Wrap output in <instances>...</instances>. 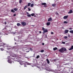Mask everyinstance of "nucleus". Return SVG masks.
Segmentation results:
<instances>
[{"label": "nucleus", "mask_w": 73, "mask_h": 73, "mask_svg": "<svg viewBox=\"0 0 73 73\" xmlns=\"http://www.w3.org/2000/svg\"><path fill=\"white\" fill-rule=\"evenodd\" d=\"M31 3H29L28 4V7H29V6H30V5H31Z\"/></svg>", "instance_id": "obj_27"}, {"label": "nucleus", "mask_w": 73, "mask_h": 73, "mask_svg": "<svg viewBox=\"0 0 73 73\" xmlns=\"http://www.w3.org/2000/svg\"><path fill=\"white\" fill-rule=\"evenodd\" d=\"M46 60L47 61V62L48 63V64H49L50 63V62L49 61V60H48V59H46Z\"/></svg>", "instance_id": "obj_14"}, {"label": "nucleus", "mask_w": 73, "mask_h": 73, "mask_svg": "<svg viewBox=\"0 0 73 73\" xmlns=\"http://www.w3.org/2000/svg\"><path fill=\"white\" fill-rule=\"evenodd\" d=\"M73 13V11H72V10L71 9L70 10V11L68 12V14H70V13Z\"/></svg>", "instance_id": "obj_3"}, {"label": "nucleus", "mask_w": 73, "mask_h": 73, "mask_svg": "<svg viewBox=\"0 0 73 73\" xmlns=\"http://www.w3.org/2000/svg\"><path fill=\"white\" fill-rule=\"evenodd\" d=\"M34 5V4H33V3H32L31 4L30 7H33Z\"/></svg>", "instance_id": "obj_17"}, {"label": "nucleus", "mask_w": 73, "mask_h": 73, "mask_svg": "<svg viewBox=\"0 0 73 73\" xmlns=\"http://www.w3.org/2000/svg\"><path fill=\"white\" fill-rule=\"evenodd\" d=\"M69 32L70 33H72L73 34V30L70 31Z\"/></svg>", "instance_id": "obj_21"}, {"label": "nucleus", "mask_w": 73, "mask_h": 73, "mask_svg": "<svg viewBox=\"0 0 73 73\" xmlns=\"http://www.w3.org/2000/svg\"><path fill=\"white\" fill-rule=\"evenodd\" d=\"M17 25L18 26H20V25H21V24L20 23H17Z\"/></svg>", "instance_id": "obj_18"}, {"label": "nucleus", "mask_w": 73, "mask_h": 73, "mask_svg": "<svg viewBox=\"0 0 73 73\" xmlns=\"http://www.w3.org/2000/svg\"><path fill=\"white\" fill-rule=\"evenodd\" d=\"M24 67H27V66H26V64H24Z\"/></svg>", "instance_id": "obj_42"}, {"label": "nucleus", "mask_w": 73, "mask_h": 73, "mask_svg": "<svg viewBox=\"0 0 73 73\" xmlns=\"http://www.w3.org/2000/svg\"><path fill=\"white\" fill-rule=\"evenodd\" d=\"M0 49L1 50H2V51H3V50H4V49L2 48H0Z\"/></svg>", "instance_id": "obj_33"}, {"label": "nucleus", "mask_w": 73, "mask_h": 73, "mask_svg": "<svg viewBox=\"0 0 73 73\" xmlns=\"http://www.w3.org/2000/svg\"><path fill=\"white\" fill-rule=\"evenodd\" d=\"M54 33H53V32H51V35H53V34H54Z\"/></svg>", "instance_id": "obj_37"}, {"label": "nucleus", "mask_w": 73, "mask_h": 73, "mask_svg": "<svg viewBox=\"0 0 73 73\" xmlns=\"http://www.w3.org/2000/svg\"><path fill=\"white\" fill-rule=\"evenodd\" d=\"M54 61H55L56 60V59H54Z\"/></svg>", "instance_id": "obj_47"}, {"label": "nucleus", "mask_w": 73, "mask_h": 73, "mask_svg": "<svg viewBox=\"0 0 73 73\" xmlns=\"http://www.w3.org/2000/svg\"><path fill=\"white\" fill-rule=\"evenodd\" d=\"M46 24L47 26H49V25H50V22H47Z\"/></svg>", "instance_id": "obj_8"}, {"label": "nucleus", "mask_w": 73, "mask_h": 73, "mask_svg": "<svg viewBox=\"0 0 73 73\" xmlns=\"http://www.w3.org/2000/svg\"><path fill=\"white\" fill-rule=\"evenodd\" d=\"M27 7H28L27 6V5L25 6V7H24V10H25V9H26V8H27Z\"/></svg>", "instance_id": "obj_16"}, {"label": "nucleus", "mask_w": 73, "mask_h": 73, "mask_svg": "<svg viewBox=\"0 0 73 73\" xmlns=\"http://www.w3.org/2000/svg\"><path fill=\"white\" fill-rule=\"evenodd\" d=\"M48 21H52V19L51 17L49 18L48 20Z\"/></svg>", "instance_id": "obj_7"}, {"label": "nucleus", "mask_w": 73, "mask_h": 73, "mask_svg": "<svg viewBox=\"0 0 73 73\" xmlns=\"http://www.w3.org/2000/svg\"><path fill=\"white\" fill-rule=\"evenodd\" d=\"M22 2H23V1L22 0H20L19 1V3H20V4H21V3Z\"/></svg>", "instance_id": "obj_29"}, {"label": "nucleus", "mask_w": 73, "mask_h": 73, "mask_svg": "<svg viewBox=\"0 0 73 73\" xmlns=\"http://www.w3.org/2000/svg\"><path fill=\"white\" fill-rule=\"evenodd\" d=\"M0 34H1V33H0Z\"/></svg>", "instance_id": "obj_52"}, {"label": "nucleus", "mask_w": 73, "mask_h": 73, "mask_svg": "<svg viewBox=\"0 0 73 73\" xmlns=\"http://www.w3.org/2000/svg\"><path fill=\"white\" fill-rule=\"evenodd\" d=\"M68 17V15L65 16L63 17L64 19H67V18Z\"/></svg>", "instance_id": "obj_6"}, {"label": "nucleus", "mask_w": 73, "mask_h": 73, "mask_svg": "<svg viewBox=\"0 0 73 73\" xmlns=\"http://www.w3.org/2000/svg\"><path fill=\"white\" fill-rule=\"evenodd\" d=\"M63 51H66V49L65 48H62Z\"/></svg>", "instance_id": "obj_12"}, {"label": "nucleus", "mask_w": 73, "mask_h": 73, "mask_svg": "<svg viewBox=\"0 0 73 73\" xmlns=\"http://www.w3.org/2000/svg\"><path fill=\"white\" fill-rule=\"evenodd\" d=\"M5 25H6V24H7V22H5Z\"/></svg>", "instance_id": "obj_44"}, {"label": "nucleus", "mask_w": 73, "mask_h": 73, "mask_svg": "<svg viewBox=\"0 0 73 73\" xmlns=\"http://www.w3.org/2000/svg\"><path fill=\"white\" fill-rule=\"evenodd\" d=\"M62 48L61 49H60V50H59V52H60L61 53H64V51H63Z\"/></svg>", "instance_id": "obj_2"}, {"label": "nucleus", "mask_w": 73, "mask_h": 73, "mask_svg": "<svg viewBox=\"0 0 73 73\" xmlns=\"http://www.w3.org/2000/svg\"><path fill=\"white\" fill-rule=\"evenodd\" d=\"M4 29H3V30H4Z\"/></svg>", "instance_id": "obj_53"}, {"label": "nucleus", "mask_w": 73, "mask_h": 73, "mask_svg": "<svg viewBox=\"0 0 73 73\" xmlns=\"http://www.w3.org/2000/svg\"><path fill=\"white\" fill-rule=\"evenodd\" d=\"M48 32V30H47V29H46L44 30L43 31V32H44V33H46V32Z\"/></svg>", "instance_id": "obj_10"}, {"label": "nucleus", "mask_w": 73, "mask_h": 73, "mask_svg": "<svg viewBox=\"0 0 73 73\" xmlns=\"http://www.w3.org/2000/svg\"><path fill=\"white\" fill-rule=\"evenodd\" d=\"M28 9H29V11H30L31 10V9L29 8H28Z\"/></svg>", "instance_id": "obj_35"}, {"label": "nucleus", "mask_w": 73, "mask_h": 73, "mask_svg": "<svg viewBox=\"0 0 73 73\" xmlns=\"http://www.w3.org/2000/svg\"><path fill=\"white\" fill-rule=\"evenodd\" d=\"M44 33H44H44H43V34H44Z\"/></svg>", "instance_id": "obj_48"}, {"label": "nucleus", "mask_w": 73, "mask_h": 73, "mask_svg": "<svg viewBox=\"0 0 73 73\" xmlns=\"http://www.w3.org/2000/svg\"><path fill=\"white\" fill-rule=\"evenodd\" d=\"M54 50H57V47H55L53 48Z\"/></svg>", "instance_id": "obj_19"}, {"label": "nucleus", "mask_w": 73, "mask_h": 73, "mask_svg": "<svg viewBox=\"0 0 73 73\" xmlns=\"http://www.w3.org/2000/svg\"><path fill=\"white\" fill-rule=\"evenodd\" d=\"M27 16L28 17H31V15H29V14L27 15Z\"/></svg>", "instance_id": "obj_25"}, {"label": "nucleus", "mask_w": 73, "mask_h": 73, "mask_svg": "<svg viewBox=\"0 0 73 73\" xmlns=\"http://www.w3.org/2000/svg\"><path fill=\"white\" fill-rule=\"evenodd\" d=\"M67 23H68V22H67L66 21H64V24H67Z\"/></svg>", "instance_id": "obj_32"}, {"label": "nucleus", "mask_w": 73, "mask_h": 73, "mask_svg": "<svg viewBox=\"0 0 73 73\" xmlns=\"http://www.w3.org/2000/svg\"><path fill=\"white\" fill-rule=\"evenodd\" d=\"M16 16V14H14L13 15V16Z\"/></svg>", "instance_id": "obj_39"}, {"label": "nucleus", "mask_w": 73, "mask_h": 73, "mask_svg": "<svg viewBox=\"0 0 73 73\" xmlns=\"http://www.w3.org/2000/svg\"><path fill=\"white\" fill-rule=\"evenodd\" d=\"M31 15L32 16H34V15H35V13H33L31 14Z\"/></svg>", "instance_id": "obj_30"}, {"label": "nucleus", "mask_w": 73, "mask_h": 73, "mask_svg": "<svg viewBox=\"0 0 73 73\" xmlns=\"http://www.w3.org/2000/svg\"><path fill=\"white\" fill-rule=\"evenodd\" d=\"M42 30H43V31H44L45 30V28H44L43 27L42 28Z\"/></svg>", "instance_id": "obj_34"}, {"label": "nucleus", "mask_w": 73, "mask_h": 73, "mask_svg": "<svg viewBox=\"0 0 73 73\" xmlns=\"http://www.w3.org/2000/svg\"><path fill=\"white\" fill-rule=\"evenodd\" d=\"M42 45H44V43H42Z\"/></svg>", "instance_id": "obj_45"}, {"label": "nucleus", "mask_w": 73, "mask_h": 73, "mask_svg": "<svg viewBox=\"0 0 73 73\" xmlns=\"http://www.w3.org/2000/svg\"><path fill=\"white\" fill-rule=\"evenodd\" d=\"M69 29H70V30H72V28H70Z\"/></svg>", "instance_id": "obj_43"}, {"label": "nucleus", "mask_w": 73, "mask_h": 73, "mask_svg": "<svg viewBox=\"0 0 73 73\" xmlns=\"http://www.w3.org/2000/svg\"><path fill=\"white\" fill-rule=\"evenodd\" d=\"M39 33H41V31H39Z\"/></svg>", "instance_id": "obj_46"}, {"label": "nucleus", "mask_w": 73, "mask_h": 73, "mask_svg": "<svg viewBox=\"0 0 73 73\" xmlns=\"http://www.w3.org/2000/svg\"><path fill=\"white\" fill-rule=\"evenodd\" d=\"M34 17H36L35 15V16H34Z\"/></svg>", "instance_id": "obj_49"}, {"label": "nucleus", "mask_w": 73, "mask_h": 73, "mask_svg": "<svg viewBox=\"0 0 73 73\" xmlns=\"http://www.w3.org/2000/svg\"><path fill=\"white\" fill-rule=\"evenodd\" d=\"M64 38H65V39H67V38H68V37L67 36H66L64 37Z\"/></svg>", "instance_id": "obj_28"}, {"label": "nucleus", "mask_w": 73, "mask_h": 73, "mask_svg": "<svg viewBox=\"0 0 73 73\" xmlns=\"http://www.w3.org/2000/svg\"><path fill=\"white\" fill-rule=\"evenodd\" d=\"M44 52V50H42L40 51V52H41V53H43Z\"/></svg>", "instance_id": "obj_31"}, {"label": "nucleus", "mask_w": 73, "mask_h": 73, "mask_svg": "<svg viewBox=\"0 0 73 73\" xmlns=\"http://www.w3.org/2000/svg\"><path fill=\"white\" fill-rule=\"evenodd\" d=\"M30 50H31V51L32 50V48H30Z\"/></svg>", "instance_id": "obj_41"}, {"label": "nucleus", "mask_w": 73, "mask_h": 73, "mask_svg": "<svg viewBox=\"0 0 73 73\" xmlns=\"http://www.w3.org/2000/svg\"><path fill=\"white\" fill-rule=\"evenodd\" d=\"M0 46H1L0 45Z\"/></svg>", "instance_id": "obj_55"}, {"label": "nucleus", "mask_w": 73, "mask_h": 73, "mask_svg": "<svg viewBox=\"0 0 73 73\" xmlns=\"http://www.w3.org/2000/svg\"><path fill=\"white\" fill-rule=\"evenodd\" d=\"M23 62L20 61L19 62L20 64V65H23Z\"/></svg>", "instance_id": "obj_15"}, {"label": "nucleus", "mask_w": 73, "mask_h": 73, "mask_svg": "<svg viewBox=\"0 0 73 73\" xmlns=\"http://www.w3.org/2000/svg\"><path fill=\"white\" fill-rule=\"evenodd\" d=\"M69 36V35H68V36Z\"/></svg>", "instance_id": "obj_54"}, {"label": "nucleus", "mask_w": 73, "mask_h": 73, "mask_svg": "<svg viewBox=\"0 0 73 73\" xmlns=\"http://www.w3.org/2000/svg\"><path fill=\"white\" fill-rule=\"evenodd\" d=\"M38 58H40V56L39 55H37V56H36V58H37V59Z\"/></svg>", "instance_id": "obj_24"}, {"label": "nucleus", "mask_w": 73, "mask_h": 73, "mask_svg": "<svg viewBox=\"0 0 73 73\" xmlns=\"http://www.w3.org/2000/svg\"><path fill=\"white\" fill-rule=\"evenodd\" d=\"M62 44H65V42H62Z\"/></svg>", "instance_id": "obj_38"}, {"label": "nucleus", "mask_w": 73, "mask_h": 73, "mask_svg": "<svg viewBox=\"0 0 73 73\" xmlns=\"http://www.w3.org/2000/svg\"><path fill=\"white\" fill-rule=\"evenodd\" d=\"M19 58H20V57H19Z\"/></svg>", "instance_id": "obj_50"}, {"label": "nucleus", "mask_w": 73, "mask_h": 73, "mask_svg": "<svg viewBox=\"0 0 73 73\" xmlns=\"http://www.w3.org/2000/svg\"><path fill=\"white\" fill-rule=\"evenodd\" d=\"M56 15H58V13H56Z\"/></svg>", "instance_id": "obj_40"}, {"label": "nucleus", "mask_w": 73, "mask_h": 73, "mask_svg": "<svg viewBox=\"0 0 73 73\" xmlns=\"http://www.w3.org/2000/svg\"><path fill=\"white\" fill-rule=\"evenodd\" d=\"M2 42V41H1V44H0V45H1V46H3L4 45H5V44L4 43H3V42Z\"/></svg>", "instance_id": "obj_5"}, {"label": "nucleus", "mask_w": 73, "mask_h": 73, "mask_svg": "<svg viewBox=\"0 0 73 73\" xmlns=\"http://www.w3.org/2000/svg\"><path fill=\"white\" fill-rule=\"evenodd\" d=\"M56 4H52V7H56Z\"/></svg>", "instance_id": "obj_22"}, {"label": "nucleus", "mask_w": 73, "mask_h": 73, "mask_svg": "<svg viewBox=\"0 0 73 73\" xmlns=\"http://www.w3.org/2000/svg\"><path fill=\"white\" fill-rule=\"evenodd\" d=\"M69 32V30H65L64 31V32L66 33Z\"/></svg>", "instance_id": "obj_9"}, {"label": "nucleus", "mask_w": 73, "mask_h": 73, "mask_svg": "<svg viewBox=\"0 0 73 73\" xmlns=\"http://www.w3.org/2000/svg\"><path fill=\"white\" fill-rule=\"evenodd\" d=\"M45 69L46 70H47L48 71H49V69L48 68H46Z\"/></svg>", "instance_id": "obj_20"}, {"label": "nucleus", "mask_w": 73, "mask_h": 73, "mask_svg": "<svg viewBox=\"0 0 73 73\" xmlns=\"http://www.w3.org/2000/svg\"><path fill=\"white\" fill-rule=\"evenodd\" d=\"M41 5H44L45 7H47V6L46 5V3H41Z\"/></svg>", "instance_id": "obj_4"}, {"label": "nucleus", "mask_w": 73, "mask_h": 73, "mask_svg": "<svg viewBox=\"0 0 73 73\" xmlns=\"http://www.w3.org/2000/svg\"><path fill=\"white\" fill-rule=\"evenodd\" d=\"M11 11L12 12H13V13H14V12H15V11H14V10H13V9H12L11 10Z\"/></svg>", "instance_id": "obj_23"}, {"label": "nucleus", "mask_w": 73, "mask_h": 73, "mask_svg": "<svg viewBox=\"0 0 73 73\" xmlns=\"http://www.w3.org/2000/svg\"><path fill=\"white\" fill-rule=\"evenodd\" d=\"M20 53L21 54H23V55H24V52L20 51Z\"/></svg>", "instance_id": "obj_11"}, {"label": "nucleus", "mask_w": 73, "mask_h": 73, "mask_svg": "<svg viewBox=\"0 0 73 73\" xmlns=\"http://www.w3.org/2000/svg\"><path fill=\"white\" fill-rule=\"evenodd\" d=\"M8 62H9V63H10V64H11L12 62V61H11V60H8Z\"/></svg>", "instance_id": "obj_13"}, {"label": "nucleus", "mask_w": 73, "mask_h": 73, "mask_svg": "<svg viewBox=\"0 0 73 73\" xmlns=\"http://www.w3.org/2000/svg\"><path fill=\"white\" fill-rule=\"evenodd\" d=\"M27 49L29 50L26 51V52H29V49Z\"/></svg>", "instance_id": "obj_36"}, {"label": "nucleus", "mask_w": 73, "mask_h": 73, "mask_svg": "<svg viewBox=\"0 0 73 73\" xmlns=\"http://www.w3.org/2000/svg\"><path fill=\"white\" fill-rule=\"evenodd\" d=\"M33 27H35V26H33Z\"/></svg>", "instance_id": "obj_51"}, {"label": "nucleus", "mask_w": 73, "mask_h": 73, "mask_svg": "<svg viewBox=\"0 0 73 73\" xmlns=\"http://www.w3.org/2000/svg\"><path fill=\"white\" fill-rule=\"evenodd\" d=\"M21 24L23 26H25L27 24L25 22H21Z\"/></svg>", "instance_id": "obj_1"}, {"label": "nucleus", "mask_w": 73, "mask_h": 73, "mask_svg": "<svg viewBox=\"0 0 73 73\" xmlns=\"http://www.w3.org/2000/svg\"><path fill=\"white\" fill-rule=\"evenodd\" d=\"M18 10V9H17V8H14V11H17Z\"/></svg>", "instance_id": "obj_26"}]
</instances>
